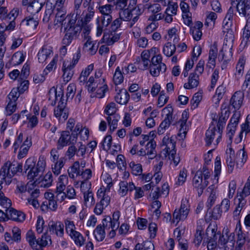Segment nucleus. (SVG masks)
<instances>
[{"mask_svg":"<svg viewBox=\"0 0 250 250\" xmlns=\"http://www.w3.org/2000/svg\"><path fill=\"white\" fill-rule=\"evenodd\" d=\"M66 14V13L65 14ZM61 19L57 18L58 22H62V24L64 27L65 35L62 41V43L65 45H69L74 38L76 37L77 34L80 32L82 25L80 23L76 24L77 16L73 14L71 16L65 17L63 16Z\"/></svg>","mask_w":250,"mask_h":250,"instance_id":"obj_1","label":"nucleus"},{"mask_svg":"<svg viewBox=\"0 0 250 250\" xmlns=\"http://www.w3.org/2000/svg\"><path fill=\"white\" fill-rule=\"evenodd\" d=\"M48 100L52 101L51 105L54 106L58 101V105L54 109V115L59 121L63 122L68 117V109L66 107V102L63 98V92L62 91L57 92V90L52 87L48 93Z\"/></svg>","mask_w":250,"mask_h":250,"instance_id":"obj_2","label":"nucleus"},{"mask_svg":"<svg viewBox=\"0 0 250 250\" xmlns=\"http://www.w3.org/2000/svg\"><path fill=\"white\" fill-rule=\"evenodd\" d=\"M46 167V159L43 155H41L37 164H35V161L33 158L27 159L24 165L25 172L28 170L27 178L31 180H35L37 182L40 180Z\"/></svg>","mask_w":250,"mask_h":250,"instance_id":"obj_3","label":"nucleus"},{"mask_svg":"<svg viewBox=\"0 0 250 250\" xmlns=\"http://www.w3.org/2000/svg\"><path fill=\"white\" fill-rule=\"evenodd\" d=\"M22 165L16 161H7L1 167L0 170V178L4 180L6 185L11 183V178L18 172H21Z\"/></svg>","mask_w":250,"mask_h":250,"instance_id":"obj_4","label":"nucleus"},{"mask_svg":"<svg viewBox=\"0 0 250 250\" xmlns=\"http://www.w3.org/2000/svg\"><path fill=\"white\" fill-rule=\"evenodd\" d=\"M66 0H47L46 4V9L44 13V16L43 18L44 22H48L50 17L53 13V10L56 9L58 11L56 13L57 18L60 17L61 19L63 17V16L66 13L64 4Z\"/></svg>","mask_w":250,"mask_h":250,"instance_id":"obj_5","label":"nucleus"},{"mask_svg":"<svg viewBox=\"0 0 250 250\" xmlns=\"http://www.w3.org/2000/svg\"><path fill=\"white\" fill-rule=\"evenodd\" d=\"M210 177V173L208 171L206 167H203L201 170H198L192 180L193 187L197 191L200 196L202 195L204 190L208 184V179Z\"/></svg>","mask_w":250,"mask_h":250,"instance_id":"obj_6","label":"nucleus"},{"mask_svg":"<svg viewBox=\"0 0 250 250\" xmlns=\"http://www.w3.org/2000/svg\"><path fill=\"white\" fill-rule=\"evenodd\" d=\"M92 0H84L83 6L84 9L80 16H77L78 22L80 21V24L83 26L89 22L93 19L95 14V9L93 5H91Z\"/></svg>","mask_w":250,"mask_h":250,"instance_id":"obj_7","label":"nucleus"},{"mask_svg":"<svg viewBox=\"0 0 250 250\" xmlns=\"http://www.w3.org/2000/svg\"><path fill=\"white\" fill-rule=\"evenodd\" d=\"M98 198L100 199V201L98 202L94 208V213L98 215L102 214L103 210L109 205L110 197L107 192L103 188H100L97 192Z\"/></svg>","mask_w":250,"mask_h":250,"instance_id":"obj_8","label":"nucleus"},{"mask_svg":"<svg viewBox=\"0 0 250 250\" xmlns=\"http://www.w3.org/2000/svg\"><path fill=\"white\" fill-rule=\"evenodd\" d=\"M189 211V205L187 199H182L180 207L176 208L173 213V222L177 224L180 221H184L187 218Z\"/></svg>","mask_w":250,"mask_h":250,"instance_id":"obj_9","label":"nucleus"},{"mask_svg":"<svg viewBox=\"0 0 250 250\" xmlns=\"http://www.w3.org/2000/svg\"><path fill=\"white\" fill-rule=\"evenodd\" d=\"M77 141V135L74 132L70 134L68 130L62 131L58 140L57 146L58 149H62L64 146L75 145Z\"/></svg>","mask_w":250,"mask_h":250,"instance_id":"obj_10","label":"nucleus"},{"mask_svg":"<svg viewBox=\"0 0 250 250\" xmlns=\"http://www.w3.org/2000/svg\"><path fill=\"white\" fill-rule=\"evenodd\" d=\"M231 7H236L239 14L250 19V0H230Z\"/></svg>","mask_w":250,"mask_h":250,"instance_id":"obj_11","label":"nucleus"},{"mask_svg":"<svg viewBox=\"0 0 250 250\" xmlns=\"http://www.w3.org/2000/svg\"><path fill=\"white\" fill-rule=\"evenodd\" d=\"M35 16L31 15L26 17L21 22L19 29L21 32L24 33L27 31H32L36 29L39 24V20Z\"/></svg>","mask_w":250,"mask_h":250,"instance_id":"obj_12","label":"nucleus"},{"mask_svg":"<svg viewBox=\"0 0 250 250\" xmlns=\"http://www.w3.org/2000/svg\"><path fill=\"white\" fill-rule=\"evenodd\" d=\"M211 117L212 121L206 133L205 140L207 145L208 146L211 144L215 136V131L219 132L218 116L216 113H212Z\"/></svg>","mask_w":250,"mask_h":250,"instance_id":"obj_13","label":"nucleus"},{"mask_svg":"<svg viewBox=\"0 0 250 250\" xmlns=\"http://www.w3.org/2000/svg\"><path fill=\"white\" fill-rule=\"evenodd\" d=\"M120 216L121 213L119 210L114 211L112 217L110 216H106L102 220V223L106 230H109L110 228L118 229L120 225Z\"/></svg>","mask_w":250,"mask_h":250,"instance_id":"obj_14","label":"nucleus"},{"mask_svg":"<svg viewBox=\"0 0 250 250\" xmlns=\"http://www.w3.org/2000/svg\"><path fill=\"white\" fill-rule=\"evenodd\" d=\"M112 17L100 16L96 19L97 36H100L107 31L108 27L111 23Z\"/></svg>","mask_w":250,"mask_h":250,"instance_id":"obj_15","label":"nucleus"},{"mask_svg":"<svg viewBox=\"0 0 250 250\" xmlns=\"http://www.w3.org/2000/svg\"><path fill=\"white\" fill-rule=\"evenodd\" d=\"M156 144L153 139H150L146 146V150L142 148L137 152V154L140 156H144L146 155L148 156V158L153 159L156 155L155 150Z\"/></svg>","mask_w":250,"mask_h":250,"instance_id":"obj_16","label":"nucleus"},{"mask_svg":"<svg viewBox=\"0 0 250 250\" xmlns=\"http://www.w3.org/2000/svg\"><path fill=\"white\" fill-rule=\"evenodd\" d=\"M188 117L189 115L188 112L184 110L182 113L181 118L176 123L177 125H179L180 126L178 135L182 139L185 138L188 130V127L187 125V121Z\"/></svg>","mask_w":250,"mask_h":250,"instance_id":"obj_17","label":"nucleus"},{"mask_svg":"<svg viewBox=\"0 0 250 250\" xmlns=\"http://www.w3.org/2000/svg\"><path fill=\"white\" fill-rule=\"evenodd\" d=\"M48 230L51 234L62 237L64 234V225L61 221H50L48 223Z\"/></svg>","mask_w":250,"mask_h":250,"instance_id":"obj_18","label":"nucleus"},{"mask_svg":"<svg viewBox=\"0 0 250 250\" xmlns=\"http://www.w3.org/2000/svg\"><path fill=\"white\" fill-rule=\"evenodd\" d=\"M68 184V178L66 175L63 174L59 177L57 182L56 189L55 191L57 199L59 198V196L67 188Z\"/></svg>","mask_w":250,"mask_h":250,"instance_id":"obj_19","label":"nucleus"},{"mask_svg":"<svg viewBox=\"0 0 250 250\" xmlns=\"http://www.w3.org/2000/svg\"><path fill=\"white\" fill-rule=\"evenodd\" d=\"M46 2V0H33L27 7V11L35 16L41 10Z\"/></svg>","mask_w":250,"mask_h":250,"instance_id":"obj_20","label":"nucleus"},{"mask_svg":"<svg viewBox=\"0 0 250 250\" xmlns=\"http://www.w3.org/2000/svg\"><path fill=\"white\" fill-rule=\"evenodd\" d=\"M244 98V94L241 91L235 92L229 100V104L235 109H239L241 107Z\"/></svg>","mask_w":250,"mask_h":250,"instance_id":"obj_21","label":"nucleus"},{"mask_svg":"<svg viewBox=\"0 0 250 250\" xmlns=\"http://www.w3.org/2000/svg\"><path fill=\"white\" fill-rule=\"evenodd\" d=\"M52 55V47L47 45H44L40 49L38 53V61L39 62L43 63Z\"/></svg>","mask_w":250,"mask_h":250,"instance_id":"obj_22","label":"nucleus"},{"mask_svg":"<svg viewBox=\"0 0 250 250\" xmlns=\"http://www.w3.org/2000/svg\"><path fill=\"white\" fill-rule=\"evenodd\" d=\"M218 56V48L217 43H215L211 46L209 55L208 62L207 63V67L209 69H213L216 65V59Z\"/></svg>","mask_w":250,"mask_h":250,"instance_id":"obj_23","label":"nucleus"},{"mask_svg":"<svg viewBox=\"0 0 250 250\" xmlns=\"http://www.w3.org/2000/svg\"><path fill=\"white\" fill-rule=\"evenodd\" d=\"M84 40L86 41L83 45V50L90 55H94L98 50L96 42L92 41L91 38L88 36L85 37Z\"/></svg>","mask_w":250,"mask_h":250,"instance_id":"obj_24","label":"nucleus"},{"mask_svg":"<svg viewBox=\"0 0 250 250\" xmlns=\"http://www.w3.org/2000/svg\"><path fill=\"white\" fill-rule=\"evenodd\" d=\"M7 220L11 219L17 222H23L25 215L22 212L18 211L13 208L7 209Z\"/></svg>","mask_w":250,"mask_h":250,"instance_id":"obj_25","label":"nucleus"},{"mask_svg":"<svg viewBox=\"0 0 250 250\" xmlns=\"http://www.w3.org/2000/svg\"><path fill=\"white\" fill-rule=\"evenodd\" d=\"M120 188L118 194L121 196H125L128 192H132L135 188V185L133 182H127L125 181H121L119 183Z\"/></svg>","mask_w":250,"mask_h":250,"instance_id":"obj_26","label":"nucleus"},{"mask_svg":"<svg viewBox=\"0 0 250 250\" xmlns=\"http://www.w3.org/2000/svg\"><path fill=\"white\" fill-rule=\"evenodd\" d=\"M163 144L166 146L165 149L166 150L167 154H169L171 152L175 153V138L173 136L169 137L166 136L164 137L163 139Z\"/></svg>","mask_w":250,"mask_h":250,"instance_id":"obj_27","label":"nucleus"},{"mask_svg":"<svg viewBox=\"0 0 250 250\" xmlns=\"http://www.w3.org/2000/svg\"><path fill=\"white\" fill-rule=\"evenodd\" d=\"M199 84V75L196 72H193L190 74L188 82L184 85V87L187 89H192L196 87Z\"/></svg>","mask_w":250,"mask_h":250,"instance_id":"obj_28","label":"nucleus"},{"mask_svg":"<svg viewBox=\"0 0 250 250\" xmlns=\"http://www.w3.org/2000/svg\"><path fill=\"white\" fill-rule=\"evenodd\" d=\"M74 67L71 66V65L68 64V62H64L63 63L62 69L63 74L62 77L65 82L68 83L71 80L74 74Z\"/></svg>","mask_w":250,"mask_h":250,"instance_id":"obj_29","label":"nucleus"},{"mask_svg":"<svg viewBox=\"0 0 250 250\" xmlns=\"http://www.w3.org/2000/svg\"><path fill=\"white\" fill-rule=\"evenodd\" d=\"M130 98L129 93L125 89H123L119 90L115 96L116 102L121 104H125L127 103Z\"/></svg>","mask_w":250,"mask_h":250,"instance_id":"obj_30","label":"nucleus"},{"mask_svg":"<svg viewBox=\"0 0 250 250\" xmlns=\"http://www.w3.org/2000/svg\"><path fill=\"white\" fill-rule=\"evenodd\" d=\"M228 104H223L221 106V113L220 115V127H223L224 125L225 124L226 122L228 119L230 111L229 108L227 107Z\"/></svg>","mask_w":250,"mask_h":250,"instance_id":"obj_31","label":"nucleus"},{"mask_svg":"<svg viewBox=\"0 0 250 250\" xmlns=\"http://www.w3.org/2000/svg\"><path fill=\"white\" fill-rule=\"evenodd\" d=\"M150 65V73L153 77L158 76L160 72H165L167 69L166 65L165 63L156 64Z\"/></svg>","mask_w":250,"mask_h":250,"instance_id":"obj_32","label":"nucleus"},{"mask_svg":"<svg viewBox=\"0 0 250 250\" xmlns=\"http://www.w3.org/2000/svg\"><path fill=\"white\" fill-rule=\"evenodd\" d=\"M233 44L227 43L224 42L222 48L220 52V55H221L223 59H227L230 60L232 56L231 49Z\"/></svg>","mask_w":250,"mask_h":250,"instance_id":"obj_33","label":"nucleus"},{"mask_svg":"<svg viewBox=\"0 0 250 250\" xmlns=\"http://www.w3.org/2000/svg\"><path fill=\"white\" fill-rule=\"evenodd\" d=\"M105 229H106L101 224L98 225L94 230L93 234L95 236V239L98 241H102L105 236Z\"/></svg>","mask_w":250,"mask_h":250,"instance_id":"obj_34","label":"nucleus"},{"mask_svg":"<svg viewBox=\"0 0 250 250\" xmlns=\"http://www.w3.org/2000/svg\"><path fill=\"white\" fill-rule=\"evenodd\" d=\"M68 172L71 178L74 179L75 177H79L81 172L80 163L78 161L75 162L68 169Z\"/></svg>","mask_w":250,"mask_h":250,"instance_id":"obj_35","label":"nucleus"},{"mask_svg":"<svg viewBox=\"0 0 250 250\" xmlns=\"http://www.w3.org/2000/svg\"><path fill=\"white\" fill-rule=\"evenodd\" d=\"M26 240L33 250H40L41 247L38 245L37 240L32 231H28L26 234Z\"/></svg>","mask_w":250,"mask_h":250,"instance_id":"obj_36","label":"nucleus"},{"mask_svg":"<svg viewBox=\"0 0 250 250\" xmlns=\"http://www.w3.org/2000/svg\"><path fill=\"white\" fill-rule=\"evenodd\" d=\"M229 230L228 228H224L222 231V236H220V241L221 242V245L223 246L222 248L220 247V250H226L227 246H226L228 241L230 239L232 233L229 234Z\"/></svg>","mask_w":250,"mask_h":250,"instance_id":"obj_37","label":"nucleus"},{"mask_svg":"<svg viewBox=\"0 0 250 250\" xmlns=\"http://www.w3.org/2000/svg\"><path fill=\"white\" fill-rule=\"evenodd\" d=\"M76 196V192L74 188L70 186H68L66 188V192H63L60 195V199L58 198V200L60 202L63 201L66 198H68L69 199H74Z\"/></svg>","mask_w":250,"mask_h":250,"instance_id":"obj_38","label":"nucleus"},{"mask_svg":"<svg viewBox=\"0 0 250 250\" xmlns=\"http://www.w3.org/2000/svg\"><path fill=\"white\" fill-rule=\"evenodd\" d=\"M74 241L75 244L79 247L83 246L85 242V239L83 235L79 231H76L69 235Z\"/></svg>","mask_w":250,"mask_h":250,"instance_id":"obj_39","label":"nucleus"},{"mask_svg":"<svg viewBox=\"0 0 250 250\" xmlns=\"http://www.w3.org/2000/svg\"><path fill=\"white\" fill-rule=\"evenodd\" d=\"M229 13H228L225 16L224 21H223V30H232L230 29V27L232 25V16L231 14L233 12V10L231 9V7H230L229 10Z\"/></svg>","mask_w":250,"mask_h":250,"instance_id":"obj_40","label":"nucleus"},{"mask_svg":"<svg viewBox=\"0 0 250 250\" xmlns=\"http://www.w3.org/2000/svg\"><path fill=\"white\" fill-rule=\"evenodd\" d=\"M24 59L25 56L22 52H17L13 55L10 60V63L13 66L19 65L24 61Z\"/></svg>","mask_w":250,"mask_h":250,"instance_id":"obj_41","label":"nucleus"},{"mask_svg":"<svg viewBox=\"0 0 250 250\" xmlns=\"http://www.w3.org/2000/svg\"><path fill=\"white\" fill-rule=\"evenodd\" d=\"M38 182L41 183V187H43L44 188L50 187L53 182V177L51 172H47L43 178L42 177Z\"/></svg>","mask_w":250,"mask_h":250,"instance_id":"obj_42","label":"nucleus"},{"mask_svg":"<svg viewBox=\"0 0 250 250\" xmlns=\"http://www.w3.org/2000/svg\"><path fill=\"white\" fill-rule=\"evenodd\" d=\"M84 204L86 206L91 207L95 204L94 194L90 189L83 193Z\"/></svg>","mask_w":250,"mask_h":250,"instance_id":"obj_43","label":"nucleus"},{"mask_svg":"<svg viewBox=\"0 0 250 250\" xmlns=\"http://www.w3.org/2000/svg\"><path fill=\"white\" fill-rule=\"evenodd\" d=\"M120 119L119 115L109 116L106 118L110 131H114L117 127L118 122Z\"/></svg>","mask_w":250,"mask_h":250,"instance_id":"obj_44","label":"nucleus"},{"mask_svg":"<svg viewBox=\"0 0 250 250\" xmlns=\"http://www.w3.org/2000/svg\"><path fill=\"white\" fill-rule=\"evenodd\" d=\"M113 5L109 4H106L104 5L100 6L98 7L99 12L101 13V16L108 17H112L111 14L113 11Z\"/></svg>","mask_w":250,"mask_h":250,"instance_id":"obj_45","label":"nucleus"},{"mask_svg":"<svg viewBox=\"0 0 250 250\" xmlns=\"http://www.w3.org/2000/svg\"><path fill=\"white\" fill-rule=\"evenodd\" d=\"M176 51V46L175 44L171 42H167L163 47V52L165 55L167 57H171Z\"/></svg>","mask_w":250,"mask_h":250,"instance_id":"obj_46","label":"nucleus"},{"mask_svg":"<svg viewBox=\"0 0 250 250\" xmlns=\"http://www.w3.org/2000/svg\"><path fill=\"white\" fill-rule=\"evenodd\" d=\"M172 119L169 118V117H166L164 121L160 124L158 128V133L159 134H162L169 127L171 123Z\"/></svg>","mask_w":250,"mask_h":250,"instance_id":"obj_47","label":"nucleus"},{"mask_svg":"<svg viewBox=\"0 0 250 250\" xmlns=\"http://www.w3.org/2000/svg\"><path fill=\"white\" fill-rule=\"evenodd\" d=\"M117 111V108L116 107V104L113 102H111L106 105L104 110V113L107 115L108 116H113L118 115L117 114H116Z\"/></svg>","mask_w":250,"mask_h":250,"instance_id":"obj_48","label":"nucleus"},{"mask_svg":"<svg viewBox=\"0 0 250 250\" xmlns=\"http://www.w3.org/2000/svg\"><path fill=\"white\" fill-rule=\"evenodd\" d=\"M38 245L41 247L40 250H43L42 248L47 246L48 242L51 243V237L47 233H44L42 237L37 239Z\"/></svg>","mask_w":250,"mask_h":250,"instance_id":"obj_49","label":"nucleus"},{"mask_svg":"<svg viewBox=\"0 0 250 250\" xmlns=\"http://www.w3.org/2000/svg\"><path fill=\"white\" fill-rule=\"evenodd\" d=\"M65 227V231L67 234L69 235L76 231V228L73 221L69 219H66L64 221Z\"/></svg>","mask_w":250,"mask_h":250,"instance_id":"obj_50","label":"nucleus"},{"mask_svg":"<svg viewBox=\"0 0 250 250\" xmlns=\"http://www.w3.org/2000/svg\"><path fill=\"white\" fill-rule=\"evenodd\" d=\"M129 167L133 175L137 176L142 174L143 168L140 164H136L134 162L132 161L129 163Z\"/></svg>","mask_w":250,"mask_h":250,"instance_id":"obj_51","label":"nucleus"},{"mask_svg":"<svg viewBox=\"0 0 250 250\" xmlns=\"http://www.w3.org/2000/svg\"><path fill=\"white\" fill-rule=\"evenodd\" d=\"M246 63V59L244 57L242 56L239 58L238 62L236 67V75L238 77L241 76L244 72V66Z\"/></svg>","mask_w":250,"mask_h":250,"instance_id":"obj_52","label":"nucleus"},{"mask_svg":"<svg viewBox=\"0 0 250 250\" xmlns=\"http://www.w3.org/2000/svg\"><path fill=\"white\" fill-rule=\"evenodd\" d=\"M113 82L116 85L121 84L123 82L124 77L121 69L119 66H118L113 76Z\"/></svg>","mask_w":250,"mask_h":250,"instance_id":"obj_53","label":"nucleus"},{"mask_svg":"<svg viewBox=\"0 0 250 250\" xmlns=\"http://www.w3.org/2000/svg\"><path fill=\"white\" fill-rule=\"evenodd\" d=\"M168 4L165 11V14L175 16L177 14L178 5L177 2L168 1Z\"/></svg>","mask_w":250,"mask_h":250,"instance_id":"obj_54","label":"nucleus"},{"mask_svg":"<svg viewBox=\"0 0 250 250\" xmlns=\"http://www.w3.org/2000/svg\"><path fill=\"white\" fill-rule=\"evenodd\" d=\"M245 197L243 195H240V198H238L239 203L235 209L234 211V214L236 216L239 215L241 212V210L246 204V200L245 199Z\"/></svg>","mask_w":250,"mask_h":250,"instance_id":"obj_55","label":"nucleus"},{"mask_svg":"<svg viewBox=\"0 0 250 250\" xmlns=\"http://www.w3.org/2000/svg\"><path fill=\"white\" fill-rule=\"evenodd\" d=\"M187 174L188 170L185 168H183L181 169L180 171L176 184L178 186L182 185L186 181Z\"/></svg>","mask_w":250,"mask_h":250,"instance_id":"obj_56","label":"nucleus"},{"mask_svg":"<svg viewBox=\"0 0 250 250\" xmlns=\"http://www.w3.org/2000/svg\"><path fill=\"white\" fill-rule=\"evenodd\" d=\"M223 33L225 35V39L224 42L227 43L233 44L234 40V35L232 30H223Z\"/></svg>","mask_w":250,"mask_h":250,"instance_id":"obj_57","label":"nucleus"},{"mask_svg":"<svg viewBox=\"0 0 250 250\" xmlns=\"http://www.w3.org/2000/svg\"><path fill=\"white\" fill-rule=\"evenodd\" d=\"M64 159L61 158L58 161L56 162L54 167H52L54 174L58 175L61 173L62 167L64 166Z\"/></svg>","mask_w":250,"mask_h":250,"instance_id":"obj_58","label":"nucleus"},{"mask_svg":"<svg viewBox=\"0 0 250 250\" xmlns=\"http://www.w3.org/2000/svg\"><path fill=\"white\" fill-rule=\"evenodd\" d=\"M132 17V14L131 13V10L128 8H126L123 10L120 13V19H121L122 21H129L131 20Z\"/></svg>","mask_w":250,"mask_h":250,"instance_id":"obj_59","label":"nucleus"},{"mask_svg":"<svg viewBox=\"0 0 250 250\" xmlns=\"http://www.w3.org/2000/svg\"><path fill=\"white\" fill-rule=\"evenodd\" d=\"M94 80V77L91 76L87 82V89L89 92H93L99 87V84L96 83Z\"/></svg>","mask_w":250,"mask_h":250,"instance_id":"obj_60","label":"nucleus"},{"mask_svg":"<svg viewBox=\"0 0 250 250\" xmlns=\"http://www.w3.org/2000/svg\"><path fill=\"white\" fill-rule=\"evenodd\" d=\"M17 108V103L15 102L8 101L5 108V114L10 116L15 112Z\"/></svg>","mask_w":250,"mask_h":250,"instance_id":"obj_61","label":"nucleus"},{"mask_svg":"<svg viewBox=\"0 0 250 250\" xmlns=\"http://www.w3.org/2000/svg\"><path fill=\"white\" fill-rule=\"evenodd\" d=\"M0 205L7 209L11 206V200L5 197L3 193H0Z\"/></svg>","mask_w":250,"mask_h":250,"instance_id":"obj_62","label":"nucleus"},{"mask_svg":"<svg viewBox=\"0 0 250 250\" xmlns=\"http://www.w3.org/2000/svg\"><path fill=\"white\" fill-rule=\"evenodd\" d=\"M122 23V21L121 19H120L119 18L115 19L113 21H112L111 23L110 24V29L109 31L111 32H117L120 28Z\"/></svg>","mask_w":250,"mask_h":250,"instance_id":"obj_63","label":"nucleus"},{"mask_svg":"<svg viewBox=\"0 0 250 250\" xmlns=\"http://www.w3.org/2000/svg\"><path fill=\"white\" fill-rule=\"evenodd\" d=\"M20 91L17 88H13L8 95L9 101L16 102L18 98L20 96Z\"/></svg>","mask_w":250,"mask_h":250,"instance_id":"obj_64","label":"nucleus"}]
</instances>
